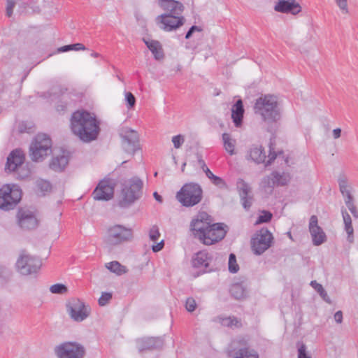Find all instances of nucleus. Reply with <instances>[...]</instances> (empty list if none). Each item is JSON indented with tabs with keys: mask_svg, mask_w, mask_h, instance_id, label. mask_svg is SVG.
Instances as JSON below:
<instances>
[{
	"mask_svg": "<svg viewBox=\"0 0 358 358\" xmlns=\"http://www.w3.org/2000/svg\"><path fill=\"white\" fill-rule=\"evenodd\" d=\"M213 220L207 213L201 211L192 220L189 225L190 231L195 238L201 241L205 238L206 232L210 227Z\"/></svg>",
	"mask_w": 358,
	"mask_h": 358,
	"instance_id": "obj_9",
	"label": "nucleus"
},
{
	"mask_svg": "<svg viewBox=\"0 0 358 358\" xmlns=\"http://www.w3.org/2000/svg\"><path fill=\"white\" fill-rule=\"evenodd\" d=\"M310 285L315 289V291L319 293L320 296L327 302L330 303V299L327 295V292L323 288L322 285L320 283H317L315 280H313L310 282Z\"/></svg>",
	"mask_w": 358,
	"mask_h": 358,
	"instance_id": "obj_36",
	"label": "nucleus"
},
{
	"mask_svg": "<svg viewBox=\"0 0 358 358\" xmlns=\"http://www.w3.org/2000/svg\"><path fill=\"white\" fill-rule=\"evenodd\" d=\"M202 170L206 173V177L210 180L214 176V174L210 171V170L208 168L207 166L203 168Z\"/></svg>",
	"mask_w": 358,
	"mask_h": 358,
	"instance_id": "obj_59",
	"label": "nucleus"
},
{
	"mask_svg": "<svg viewBox=\"0 0 358 358\" xmlns=\"http://www.w3.org/2000/svg\"><path fill=\"white\" fill-rule=\"evenodd\" d=\"M133 238V230L121 224H115L108 230V242L118 245L129 241Z\"/></svg>",
	"mask_w": 358,
	"mask_h": 358,
	"instance_id": "obj_12",
	"label": "nucleus"
},
{
	"mask_svg": "<svg viewBox=\"0 0 358 358\" xmlns=\"http://www.w3.org/2000/svg\"><path fill=\"white\" fill-rule=\"evenodd\" d=\"M125 100L127 101V108L129 109L133 108L136 104V97L130 92H125Z\"/></svg>",
	"mask_w": 358,
	"mask_h": 358,
	"instance_id": "obj_45",
	"label": "nucleus"
},
{
	"mask_svg": "<svg viewBox=\"0 0 358 358\" xmlns=\"http://www.w3.org/2000/svg\"><path fill=\"white\" fill-rule=\"evenodd\" d=\"M196 308V303L193 297H189L185 301V308L188 312H193Z\"/></svg>",
	"mask_w": 358,
	"mask_h": 358,
	"instance_id": "obj_47",
	"label": "nucleus"
},
{
	"mask_svg": "<svg viewBox=\"0 0 358 358\" xmlns=\"http://www.w3.org/2000/svg\"><path fill=\"white\" fill-rule=\"evenodd\" d=\"M273 217V214L269 212V211H267V210H263L262 211V215H260L256 222H255V224H262V223H267V222H269L271 219Z\"/></svg>",
	"mask_w": 358,
	"mask_h": 358,
	"instance_id": "obj_40",
	"label": "nucleus"
},
{
	"mask_svg": "<svg viewBox=\"0 0 358 358\" xmlns=\"http://www.w3.org/2000/svg\"><path fill=\"white\" fill-rule=\"evenodd\" d=\"M153 196L157 201H159L160 203L162 202V201H163L162 196L161 195H159L157 192H154Z\"/></svg>",
	"mask_w": 358,
	"mask_h": 358,
	"instance_id": "obj_61",
	"label": "nucleus"
},
{
	"mask_svg": "<svg viewBox=\"0 0 358 358\" xmlns=\"http://www.w3.org/2000/svg\"><path fill=\"white\" fill-rule=\"evenodd\" d=\"M228 268L230 273H236L239 270V266L236 262V255L233 253L229 255Z\"/></svg>",
	"mask_w": 358,
	"mask_h": 358,
	"instance_id": "obj_39",
	"label": "nucleus"
},
{
	"mask_svg": "<svg viewBox=\"0 0 358 358\" xmlns=\"http://www.w3.org/2000/svg\"><path fill=\"white\" fill-rule=\"evenodd\" d=\"M222 324L224 326H226L227 327H241V322L239 320H238L236 317H225L222 320Z\"/></svg>",
	"mask_w": 358,
	"mask_h": 358,
	"instance_id": "obj_38",
	"label": "nucleus"
},
{
	"mask_svg": "<svg viewBox=\"0 0 358 358\" xmlns=\"http://www.w3.org/2000/svg\"><path fill=\"white\" fill-rule=\"evenodd\" d=\"M341 134V129L340 128H336L333 130V136L335 139L338 138Z\"/></svg>",
	"mask_w": 358,
	"mask_h": 358,
	"instance_id": "obj_60",
	"label": "nucleus"
},
{
	"mask_svg": "<svg viewBox=\"0 0 358 358\" xmlns=\"http://www.w3.org/2000/svg\"><path fill=\"white\" fill-rule=\"evenodd\" d=\"M227 231L220 223H212L210 227L206 231L205 238L201 243L206 245H211L221 240L226 236Z\"/></svg>",
	"mask_w": 358,
	"mask_h": 358,
	"instance_id": "obj_18",
	"label": "nucleus"
},
{
	"mask_svg": "<svg viewBox=\"0 0 358 358\" xmlns=\"http://www.w3.org/2000/svg\"><path fill=\"white\" fill-rule=\"evenodd\" d=\"M336 4L344 13H348L347 0H336Z\"/></svg>",
	"mask_w": 358,
	"mask_h": 358,
	"instance_id": "obj_50",
	"label": "nucleus"
},
{
	"mask_svg": "<svg viewBox=\"0 0 358 358\" xmlns=\"http://www.w3.org/2000/svg\"><path fill=\"white\" fill-rule=\"evenodd\" d=\"M15 2L13 0H7L6 4V15L10 17L13 14V8L15 7Z\"/></svg>",
	"mask_w": 358,
	"mask_h": 358,
	"instance_id": "obj_52",
	"label": "nucleus"
},
{
	"mask_svg": "<svg viewBox=\"0 0 358 358\" xmlns=\"http://www.w3.org/2000/svg\"><path fill=\"white\" fill-rule=\"evenodd\" d=\"M86 49L85 46L80 43H74V44H70V45H66L64 46H62L57 50V52H65L71 50H85Z\"/></svg>",
	"mask_w": 358,
	"mask_h": 358,
	"instance_id": "obj_35",
	"label": "nucleus"
},
{
	"mask_svg": "<svg viewBox=\"0 0 358 358\" xmlns=\"http://www.w3.org/2000/svg\"><path fill=\"white\" fill-rule=\"evenodd\" d=\"M36 185H37L38 189L43 194H45V192H50L51 189V185L47 180H38Z\"/></svg>",
	"mask_w": 358,
	"mask_h": 358,
	"instance_id": "obj_42",
	"label": "nucleus"
},
{
	"mask_svg": "<svg viewBox=\"0 0 358 358\" xmlns=\"http://www.w3.org/2000/svg\"><path fill=\"white\" fill-rule=\"evenodd\" d=\"M122 148L125 152L134 155L139 149L138 133L132 129H124L120 133Z\"/></svg>",
	"mask_w": 358,
	"mask_h": 358,
	"instance_id": "obj_16",
	"label": "nucleus"
},
{
	"mask_svg": "<svg viewBox=\"0 0 358 358\" xmlns=\"http://www.w3.org/2000/svg\"><path fill=\"white\" fill-rule=\"evenodd\" d=\"M290 180V176L287 173H279L273 171L270 176L264 177L262 180V187L266 188H271L272 190L274 186H284L286 185Z\"/></svg>",
	"mask_w": 358,
	"mask_h": 358,
	"instance_id": "obj_20",
	"label": "nucleus"
},
{
	"mask_svg": "<svg viewBox=\"0 0 358 358\" xmlns=\"http://www.w3.org/2000/svg\"><path fill=\"white\" fill-rule=\"evenodd\" d=\"M66 109V106L63 105H58L57 107V110H64Z\"/></svg>",
	"mask_w": 358,
	"mask_h": 358,
	"instance_id": "obj_63",
	"label": "nucleus"
},
{
	"mask_svg": "<svg viewBox=\"0 0 358 358\" xmlns=\"http://www.w3.org/2000/svg\"><path fill=\"white\" fill-rule=\"evenodd\" d=\"M112 299V294L110 292H103L99 299V304L101 306H106Z\"/></svg>",
	"mask_w": 358,
	"mask_h": 358,
	"instance_id": "obj_46",
	"label": "nucleus"
},
{
	"mask_svg": "<svg viewBox=\"0 0 358 358\" xmlns=\"http://www.w3.org/2000/svg\"><path fill=\"white\" fill-rule=\"evenodd\" d=\"M163 345L164 341L160 337L143 338L137 341L139 352L160 349Z\"/></svg>",
	"mask_w": 358,
	"mask_h": 358,
	"instance_id": "obj_24",
	"label": "nucleus"
},
{
	"mask_svg": "<svg viewBox=\"0 0 358 358\" xmlns=\"http://www.w3.org/2000/svg\"><path fill=\"white\" fill-rule=\"evenodd\" d=\"M339 187L341 192L344 195L346 194L347 189V182L345 180H339Z\"/></svg>",
	"mask_w": 358,
	"mask_h": 358,
	"instance_id": "obj_55",
	"label": "nucleus"
},
{
	"mask_svg": "<svg viewBox=\"0 0 358 358\" xmlns=\"http://www.w3.org/2000/svg\"><path fill=\"white\" fill-rule=\"evenodd\" d=\"M185 19L183 16L172 15H160L156 17L159 27L165 31H172L184 24Z\"/></svg>",
	"mask_w": 358,
	"mask_h": 358,
	"instance_id": "obj_13",
	"label": "nucleus"
},
{
	"mask_svg": "<svg viewBox=\"0 0 358 358\" xmlns=\"http://www.w3.org/2000/svg\"><path fill=\"white\" fill-rule=\"evenodd\" d=\"M237 189L243 207L245 210H249L253 201L252 196L250 195L251 192L250 187L243 179L240 178L237 181Z\"/></svg>",
	"mask_w": 358,
	"mask_h": 358,
	"instance_id": "obj_22",
	"label": "nucleus"
},
{
	"mask_svg": "<svg viewBox=\"0 0 358 358\" xmlns=\"http://www.w3.org/2000/svg\"><path fill=\"white\" fill-rule=\"evenodd\" d=\"M176 198L183 206L192 207L202 200L203 190L199 184L187 183L177 193Z\"/></svg>",
	"mask_w": 358,
	"mask_h": 358,
	"instance_id": "obj_4",
	"label": "nucleus"
},
{
	"mask_svg": "<svg viewBox=\"0 0 358 358\" xmlns=\"http://www.w3.org/2000/svg\"><path fill=\"white\" fill-rule=\"evenodd\" d=\"M309 231L314 245H320L327 241V236L323 229L318 225V219L316 215H312L310 218Z\"/></svg>",
	"mask_w": 358,
	"mask_h": 358,
	"instance_id": "obj_21",
	"label": "nucleus"
},
{
	"mask_svg": "<svg viewBox=\"0 0 358 358\" xmlns=\"http://www.w3.org/2000/svg\"><path fill=\"white\" fill-rule=\"evenodd\" d=\"M248 284L245 281L233 283L229 289L230 294L236 299H243L247 296Z\"/></svg>",
	"mask_w": 358,
	"mask_h": 358,
	"instance_id": "obj_29",
	"label": "nucleus"
},
{
	"mask_svg": "<svg viewBox=\"0 0 358 358\" xmlns=\"http://www.w3.org/2000/svg\"><path fill=\"white\" fill-rule=\"evenodd\" d=\"M51 139L45 134H38L30 146L31 159L34 162L43 160L52 150Z\"/></svg>",
	"mask_w": 358,
	"mask_h": 358,
	"instance_id": "obj_5",
	"label": "nucleus"
},
{
	"mask_svg": "<svg viewBox=\"0 0 358 358\" xmlns=\"http://www.w3.org/2000/svg\"><path fill=\"white\" fill-rule=\"evenodd\" d=\"M17 217L21 228L34 229L38 226V220L35 213L29 208H21L19 209Z\"/></svg>",
	"mask_w": 358,
	"mask_h": 358,
	"instance_id": "obj_19",
	"label": "nucleus"
},
{
	"mask_svg": "<svg viewBox=\"0 0 358 358\" xmlns=\"http://www.w3.org/2000/svg\"><path fill=\"white\" fill-rule=\"evenodd\" d=\"M341 214L344 222L345 231L348 234V239L353 236L354 229L352 224V219L347 210L342 207Z\"/></svg>",
	"mask_w": 358,
	"mask_h": 358,
	"instance_id": "obj_32",
	"label": "nucleus"
},
{
	"mask_svg": "<svg viewBox=\"0 0 358 358\" xmlns=\"http://www.w3.org/2000/svg\"><path fill=\"white\" fill-rule=\"evenodd\" d=\"M22 190L17 186H3L0 189V209L10 210L20 201Z\"/></svg>",
	"mask_w": 358,
	"mask_h": 358,
	"instance_id": "obj_6",
	"label": "nucleus"
},
{
	"mask_svg": "<svg viewBox=\"0 0 358 358\" xmlns=\"http://www.w3.org/2000/svg\"><path fill=\"white\" fill-rule=\"evenodd\" d=\"M244 112L243 101L237 100L231 108V118L236 127H240L242 125Z\"/></svg>",
	"mask_w": 358,
	"mask_h": 358,
	"instance_id": "obj_28",
	"label": "nucleus"
},
{
	"mask_svg": "<svg viewBox=\"0 0 358 358\" xmlns=\"http://www.w3.org/2000/svg\"><path fill=\"white\" fill-rule=\"evenodd\" d=\"M334 319L335 321L338 324H341L342 322L343 313L341 310H338L337 312H336V313L334 314Z\"/></svg>",
	"mask_w": 358,
	"mask_h": 358,
	"instance_id": "obj_57",
	"label": "nucleus"
},
{
	"mask_svg": "<svg viewBox=\"0 0 358 358\" xmlns=\"http://www.w3.org/2000/svg\"><path fill=\"white\" fill-rule=\"evenodd\" d=\"M254 110L264 121L269 123L275 122L280 118L277 98L273 95L266 94L257 99Z\"/></svg>",
	"mask_w": 358,
	"mask_h": 358,
	"instance_id": "obj_3",
	"label": "nucleus"
},
{
	"mask_svg": "<svg viewBox=\"0 0 358 358\" xmlns=\"http://www.w3.org/2000/svg\"><path fill=\"white\" fill-rule=\"evenodd\" d=\"M277 157V153L274 151V148L270 145L268 160L266 161V156L264 152L262 146L253 145L248 152V158L257 164L265 163L266 166L271 165V163Z\"/></svg>",
	"mask_w": 358,
	"mask_h": 358,
	"instance_id": "obj_15",
	"label": "nucleus"
},
{
	"mask_svg": "<svg viewBox=\"0 0 358 358\" xmlns=\"http://www.w3.org/2000/svg\"><path fill=\"white\" fill-rule=\"evenodd\" d=\"M69 163V157L64 155L54 157L50 162V168L55 171H62Z\"/></svg>",
	"mask_w": 358,
	"mask_h": 358,
	"instance_id": "obj_31",
	"label": "nucleus"
},
{
	"mask_svg": "<svg viewBox=\"0 0 358 358\" xmlns=\"http://www.w3.org/2000/svg\"><path fill=\"white\" fill-rule=\"evenodd\" d=\"M115 184L110 179L101 180L92 192V196L97 201H109L114 196Z\"/></svg>",
	"mask_w": 358,
	"mask_h": 358,
	"instance_id": "obj_17",
	"label": "nucleus"
},
{
	"mask_svg": "<svg viewBox=\"0 0 358 358\" xmlns=\"http://www.w3.org/2000/svg\"><path fill=\"white\" fill-rule=\"evenodd\" d=\"M229 356L232 358H259L258 354L247 346V341L243 338L231 341Z\"/></svg>",
	"mask_w": 358,
	"mask_h": 358,
	"instance_id": "obj_11",
	"label": "nucleus"
},
{
	"mask_svg": "<svg viewBox=\"0 0 358 358\" xmlns=\"http://www.w3.org/2000/svg\"><path fill=\"white\" fill-rule=\"evenodd\" d=\"M91 56L93 57H99L100 56V54L94 52L91 54Z\"/></svg>",
	"mask_w": 358,
	"mask_h": 358,
	"instance_id": "obj_64",
	"label": "nucleus"
},
{
	"mask_svg": "<svg viewBox=\"0 0 358 358\" xmlns=\"http://www.w3.org/2000/svg\"><path fill=\"white\" fill-rule=\"evenodd\" d=\"M350 213L352 214L353 217L355 219H358V210L355 205L353 203H349L348 205H346Z\"/></svg>",
	"mask_w": 358,
	"mask_h": 358,
	"instance_id": "obj_54",
	"label": "nucleus"
},
{
	"mask_svg": "<svg viewBox=\"0 0 358 358\" xmlns=\"http://www.w3.org/2000/svg\"><path fill=\"white\" fill-rule=\"evenodd\" d=\"M212 183L220 189H225L227 187L226 182L220 177L213 176L210 179Z\"/></svg>",
	"mask_w": 358,
	"mask_h": 358,
	"instance_id": "obj_44",
	"label": "nucleus"
},
{
	"mask_svg": "<svg viewBox=\"0 0 358 358\" xmlns=\"http://www.w3.org/2000/svg\"><path fill=\"white\" fill-rule=\"evenodd\" d=\"M198 162L201 166V169L206 166L205 162L201 157L198 159Z\"/></svg>",
	"mask_w": 358,
	"mask_h": 358,
	"instance_id": "obj_62",
	"label": "nucleus"
},
{
	"mask_svg": "<svg viewBox=\"0 0 358 358\" xmlns=\"http://www.w3.org/2000/svg\"><path fill=\"white\" fill-rule=\"evenodd\" d=\"M143 181L138 177H133L122 184L117 204L120 208H127L138 200L143 193Z\"/></svg>",
	"mask_w": 358,
	"mask_h": 358,
	"instance_id": "obj_2",
	"label": "nucleus"
},
{
	"mask_svg": "<svg viewBox=\"0 0 358 358\" xmlns=\"http://www.w3.org/2000/svg\"><path fill=\"white\" fill-rule=\"evenodd\" d=\"M41 265V261L38 258L29 255L24 250L20 252L16 262L17 271L24 275L36 273Z\"/></svg>",
	"mask_w": 358,
	"mask_h": 358,
	"instance_id": "obj_7",
	"label": "nucleus"
},
{
	"mask_svg": "<svg viewBox=\"0 0 358 358\" xmlns=\"http://www.w3.org/2000/svg\"><path fill=\"white\" fill-rule=\"evenodd\" d=\"M212 257L205 250L196 252L192 258V263L194 268L203 269V272H208L212 269H208Z\"/></svg>",
	"mask_w": 358,
	"mask_h": 358,
	"instance_id": "obj_26",
	"label": "nucleus"
},
{
	"mask_svg": "<svg viewBox=\"0 0 358 358\" xmlns=\"http://www.w3.org/2000/svg\"><path fill=\"white\" fill-rule=\"evenodd\" d=\"M50 291L53 294H63L67 292L68 289L63 284H55L50 286Z\"/></svg>",
	"mask_w": 358,
	"mask_h": 358,
	"instance_id": "obj_41",
	"label": "nucleus"
},
{
	"mask_svg": "<svg viewBox=\"0 0 358 358\" xmlns=\"http://www.w3.org/2000/svg\"><path fill=\"white\" fill-rule=\"evenodd\" d=\"M148 48L152 52L154 57L157 60H160L164 57L162 46L158 41H146L143 39Z\"/></svg>",
	"mask_w": 358,
	"mask_h": 358,
	"instance_id": "obj_30",
	"label": "nucleus"
},
{
	"mask_svg": "<svg viewBox=\"0 0 358 358\" xmlns=\"http://www.w3.org/2000/svg\"><path fill=\"white\" fill-rule=\"evenodd\" d=\"M106 268L111 272H113L119 275L127 273V268L117 261L109 262L106 264Z\"/></svg>",
	"mask_w": 358,
	"mask_h": 358,
	"instance_id": "obj_34",
	"label": "nucleus"
},
{
	"mask_svg": "<svg viewBox=\"0 0 358 358\" xmlns=\"http://www.w3.org/2000/svg\"><path fill=\"white\" fill-rule=\"evenodd\" d=\"M164 246V241L162 240L156 245L152 246V250L154 252H159Z\"/></svg>",
	"mask_w": 358,
	"mask_h": 358,
	"instance_id": "obj_56",
	"label": "nucleus"
},
{
	"mask_svg": "<svg viewBox=\"0 0 358 358\" xmlns=\"http://www.w3.org/2000/svg\"><path fill=\"white\" fill-rule=\"evenodd\" d=\"M66 310L71 319L76 322H82L89 315L85 303L78 299H73L66 304Z\"/></svg>",
	"mask_w": 358,
	"mask_h": 358,
	"instance_id": "obj_14",
	"label": "nucleus"
},
{
	"mask_svg": "<svg viewBox=\"0 0 358 358\" xmlns=\"http://www.w3.org/2000/svg\"><path fill=\"white\" fill-rule=\"evenodd\" d=\"M274 9L277 12L296 15L301 12V7L295 0H279Z\"/></svg>",
	"mask_w": 358,
	"mask_h": 358,
	"instance_id": "obj_25",
	"label": "nucleus"
},
{
	"mask_svg": "<svg viewBox=\"0 0 358 358\" xmlns=\"http://www.w3.org/2000/svg\"><path fill=\"white\" fill-rule=\"evenodd\" d=\"M160 236L159 227L157 225H153L149 230V238L150 241L157 242Z\"/></svg>",
	"mask_w": 358,
	"mask_h": 358,
	"instance_id": "obj_43",
	"label": "nucleus"
},
{
	"mask_svg": "<svg viewBox=\"0 0 358 358\" xmlns=\"http://www.w3.org/2000/svg\"><path fill=\"white\" fill-rule=\"evenodd\" d=\"M71 129L72 132L85 143L96 140L100 132L99 122L95 115L84 110L73 113L71 117Z\"/></svg>",
	"mask_w": 358,
	"mask_h": 358,
	"instance_id": "obj_1",
	"label": "nucleus"
},
{
	"mask_svg": "<svg viewBox=\"0 0 358 358\" xmlns=\"http://www.w3.org/2000/svg\"><path fill=\"white\" fill-rule=\"evenodd\" d=\"M57 358H83L85 348L77 342H64L54 348Z\"/></svg>",
	"mask_w": 358,
	"mask_h": 358,
	"instance_id": "obj_8",
	"label": "nucleus"
},
{
	"mask_svg": "<svg viewBox=\"0 0 358 358\" xmlns=\"http://www.w3.org/2000/svg\"><path fill=\"white\" fill-rule=\"evenodd\" d=\"M10 275V272L8 269H7L4 266H0V281L5 280Z\"/></svg>",
	"mask_w": 358,
	"mask_h": 358,
	"instance_id": "obj_51",
	"label": "nucleus"
},
{
	"mask_svg": "<svg viewBox=\"0 0 358 358\" xmlns=\"http://www.w3.org/2000/svg\"><path fill=\"white\" fill-rule=\"evenodd\" d=\"M202 31L201 27L196 26V25H193L189 28V29L186 33L185 38L189 39L192 36V34L194 31Z\"/></svg>",
	"mask_w": 358,
	"mask_h": 358,
	"instance_id": "obj_53",
	"label": "nucleus"
},
{
	"mask_svg": "<svg viewBox=\"0 0 358 358\" xmlns=\"http://www.w3.org/2000/svg\"><path fill=\"white\" fill-rule=\"evenodd\" d=\"M172 142L173 143V145H174L175 148H176V149L180 148L181 147V145L185 142L184 136H182L181 134H178V135L173 136Z\"/></svg>",
	"mask_w": 358,
	"mask_h": 358,
	"instance_id": "obj_48",
	"label": "nucleus"
},
{
	"mask_svg": "<svg viewBox=\"0 0 358 358\" xmlns=\"http://www.w3.org/2000/svg\"><path fill=\"white\" fill-rule=\"evenodd\" d=\"M159 5L168 12L164 15H180L184 10L183 4L176 0H159Z\"/></svg>",
	"mask_w": 358,
	"mask_h": 358,
	"instance_id": "obj_27",
	"label": "nucleus"
},
{
	"mask_svg": "<svg viewBox=\"0 0 358 358\" xmlns=\"http://www.w3.org/2000/svg\"><path fill=\"white\" fill-rule=\"evenodd\" d=\"M222 140L225 150L227 152H229L231 155H234V150L236 143V140L232 138L231 137V135L228 133H224L222 134Z\"/></svg>",
	"mask_w": 358,
	"mask_h": 358,
	"instance_id": "obj_33",
	"label": "nucleus"
},
{
	"mask_svg": "<svg viewBox=\"0 0 358 358\" xmlns=\"http://www.w3.org/2000/svg\"><path fill=\"white\" fill-rule=\"evenodd\" d=\"M346 198L345 199V205H348L349 203H353V197L351 195L350 192L349 191H346Z\"/></svg>",
	"mask_w": 358,
	"mask_h": 358,
	"instance_id": "obj_58",
	"label": "nucleus"
},
{
	"mask_svg": "<svg viewBox=\"0 0 358 358\" xmlns=\"http://www.w3.org/2000/svg\"><path fill=\"white\" fill-rule=\"evenodd\" d=\"M298 358H310L306 352V346L303 343L298 348Z\"/></svg>",
	"mask_w": 358,
	"mask_h": 358,
	"instance_id": "obj_49",
	"label": "nucleus"
},
{
	"mask_svg": "<svg viewBox=\"0 0 358 358\" xmlns=\"http://www.w3.org/2000/svg\"><path fill=\"white\" fill-rule=\"evenodd\" d=\"M17 178L20 180H24L28 178L31 175V169L27 166H20L15 170Z\"/></svg>",
	"mask_w": 358,
	"mask_h": 358,
	"instance_id": "obj_37",
	"label": "nucleus"
},
{
	"mask_svg": "<svg viewBox=\"0 0 358 358\" xmlns=\"http://www.w3.org/2000/svg\"><path fill=\"white\" fill-rule=\"evenodd\" d=\"M273 237L267 228H262L256 232L251 241V247L255 255H260L272 244Z\"/></svg>",
	"mask_w": 358,
	"mask_h": 358,
	"instance_id": "obj_10",
	"label": "nucleus"
},
{
	"mask_svg": "<svg viewBox=\"0 0 358 358\" xmlns=\"http://www.w3.org/2000/svg\"><path fill=\"white\" fill-rule=\"evenodd\" d=\"M25 160L24 152L20 149L13 150L7 157L5 166L6 171H15L18 167L23 165Z\"/></svg>",
	"mask_w": 358,
	"mask_h": 358,
	"instance_id": "obj_23",
	"label": "nucleus"
}]
</instances>
